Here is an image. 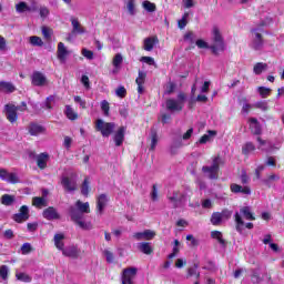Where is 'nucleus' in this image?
<instances>
[{
	"mask_svg": "<svg viewBox=\"0 0 284 284\" xmlns=\"http://www.w3.org/2000/svg\"><path fill=\"white\" fill-rule=\"evenodd\" d=\"M26 112L28 110V104L26 102H22L21 105L17 106L13 103H8L3 108V114L7 118L9 123H17L19 119V114H17V111Z\"/></svg>",
	"mask_w": 284,
	"mask_h": 284,
	"instance_id": "3",
	"label": "nucleus"
},
{
	"mask_svg": "<svg viewBox=\"0 0 284 284\" xmlns=\"http://www.w3.org/2000/svg\"><path fill=\"white\" fill-rule=\"evenodd\" d=\"M115 94L116 97H119L120 99H124L125 94H128V91L125 90V87H119L115 90Z\"/></svg>",
	"mask_w": 284,
	"mask_h": 284,
	"instance_id": "60",
	"label": "nucleus"
},
{
	"mask_svg": "<svg viewBox=\"0 0 284 284\" xmlns=\"http://www.w3.org/2000/svg\"><path fill=\"white\" fill-rule=\"evenodd\" d=\"M74 102L79 103L80 108H82L83 110H85L88 108L85 100L81 99V97H79V95L74 97Z\"/></svg>",
	"mask_w": 284,
	"mask_h": 284,
	"instance_id": "62",
	"label": "nucleus"
},
{
	"mask_svg": "<svg viewBox=\"0 0 284 284\" xmlns=\"http://www.w3.org/2000/svg\"><path fill=\"white\" fill-rule=\"evenodd\" d=\"M71 221L81 230H92V223L85 222V214H90V203L78 200L74 206L69 207Z\"/></svg>",
	"mask_w": 284,
	"mask_h": 284,
	"instance_id": "1",
	"label": "nucleus"
},
{
	"mask_svg": "<svg viewBox=\"0 0 284 284\" xmlns=\"http://www.w3.org/2000/svg\"><path fill=\"white\" fill-rule=\"evenodd\" d=\"M278 179H281L278 175L276 174H272L270 175L267 179L263 180L264 185H266L267 187H272V181H278Z\"/></svg>",
	"mask_w": 284,
	"mask_h": 284,
	"instance_id": "51",
	"label": "nucleus"
},
{
	"mask_svg": "<svg viewBox=\"0 0 284 284\" xmlns=\"http://www.w3.org/2000/svg\"><path fill=\"white\" fill-rule=\"evenodd\" d=\"M212 44H207L204 40H196L195 45L201 50H211V52L215 55L221 54V52H225V40L223 39V34H221V30L219 27H213L212 29Z\"/></svg>",
	"mask_w": 284,
	"mask_h": 284,
	"instance_id": "2",
	"label": "nucleus"
},
{
	"mask_svg": "<svg viewBox=\"0 0 284 284\" xmlns=\"http://www.w3.org/2000/svg\"><path fill=\"white\" fill-rule=\"evenodd\" d=\"M70 54V51H68V48H65V44L63 42L58 43V51L57 57L61 63H65L68 60V55Z\"/></svg>",
	"mask_w": 284,
	"mask_h": 284,
	"instance_id": "16",
	"label": "nucleus"
},
{
	"mask_svg": "<svg viewBox=\"0 0 284 284\" xmlns=\"http://www.w3.org/2000/svg\"><path fill=\"white\" fill-rule=\"evenodd\" d=\"M185 99H187L185 93H179L178 99H168L166 110H169V112H181L185 105Z\"/></svg>",
	"mask_w": 284,
	"mask_h": 284,
	"instance_id": "5",
	"label": "nucleus"
},
{
	"mask_svg": "<svg viewBox=\"0 0 284 284\" xmlns=\"http://www.w3.org/2000/svg\"><path fill=\"white\" fill-rule=\"evenodd\" d=\"M187 274H189V276H196V278H199V276H201L199 271H196V266L190 267L187 271Z\"/></svg>",
	"mask_w": 284,
	"mask_h": 284,
	"instance_id": "64",
	"label": "nucleus"
},
{
	"mask_svg": "<svg viewBox=\"0 0 284 284\" xmlns=\"http://www.w3.org/2000/svg\"><path fill=\"white\" fill-rule=\"evenodd\" d=\"M211 223L212 225H221V223H223V217L220 212H215L212 214Z\"/></svg>",
	"mask_w": 284,
	"mask_h": 284,
	"instance_id": "43",
	"label": "nucleus"
},
{
	"mask_svg": "<svg viewBox=\"0 0 284 284\" xmlns=\"http://www.w3.org/2000/svg\"><path fill=\"white\" fill-rule=\"evenodd\" d=\"M183 148V141L182 140H174L171 144V154H176L178 150Z\"/></svg>",
	"mask_w": 284,
	"mask_h": 284,
	"instance_id": "42",
	"label": "nucleus"
},
{
	"mask_svg": "<svg viewBox=\"0 0 284 284\" xmlns=\"http://www.w3.org/2000/svg\"><path fill=\"white\" fill-rule=\"evenodd\" d=\"M136 267L125 268L122 273V284H134V278H136Z\"/></svg>",
	"mask_w": 284,
	"mask_h": 284,
	"instance_id": "12",
	"label": "nucleus"
},
{
	"mask_svg": "<svg viewBox=\"0 0 284 284\" xmlns=\"http://www.w3.org/2000/svg\"><path fill=\"white\" fill-rule=\"evenodd\" d=\"M187 17H190V13H184L182 19L178 21L180 30L185 29V26H187Z\"/></svg>",
	"mask_w": 284,
	"mask_h": 284,
	"instance_id": "53",
	"label": "nucleus"
},
{
	"mask_svg": "<svg viewBox=\"0 0 284 284\" xmlns=\"http://www.w3.org/2000/svg\"><path fill=\"white\" fill-rule=\"evenodd\" d=\"M1 203L2 205L10 206L12 203H14V195L4 194L1 196Z\"/></svg>",
	"mask_w": 284,
	"mask_h": 284,
	"instance_id": "41",
	"label": "nucleus"
},
{
	"mask_svg": "<svg viewBox=\"0 0 284 284\" xmlns=\"http://www.w3.org/2000/svg\"><path fill=\"white\" fill-rule=\"evenodd\" d=\"M146 77H148V73H145L143 71H139L138 78L135 79V83L138 85V93L139 94H143V92H145V88L143 85H145Z\"/></svg>",
	"mask_w": 284,
	"mask_h": 284,
	"instance_id": "19",
	"label": "nucleus"
},
{
	"mask_svg": "<svg viewBox=\"0 0 284 284\" xmlns=\"http://www.w3.org/2000/svg\"><path fill=\"white\" fill-rule=\"evenodd\" d=\"M82 57H84L89 61H92V59H94V52L84 48V49H82Z\"/></svg>",
	"mask_w": 284,
	"mask_h": 284,
	"instance_id": "58",
	"label": "nucleus"
},
{
	"mask_svg": "<svg viewBox=\"0 0 284 284\" xmlns=\"http://www.w3.org/2000/svg\"><path fill=\"white\" fill-rule=\"evenodd\" d=\"M63 241H65V234L63 233H57L53 237V243L60 252L65 247V243H63Z\"/></svg>",
	"mask_w": 284,
	"mask_h": 284,
	"instance_id": "26",
	"label": "nucleus"
},
{
	"mask_svg": "<svg viewBox=\"0 0 284 284\" xmlns=\"http://www.w3.org/2000/svg\"><path fill=\"white\" fill-rule=\"evenodd\" d=\"M29 43H31V45H36L38 48H41L43 45V40H41L40 37L31 36L29 38Z\"/></svg>",
	"mask_w": 284,
	"mask_h": 284,
	"instance_id": "48",
	"label": "nucleus"
},
{
	"mask_svg": "<svg viewBox=\"0 0 284 284\" xmlns=\"http://www.w3.org/2000/svg\"><path fill=\"white\" fill-rule=\"evenodd\" d=\"M16 278H18V281H22L23 283H30L32 281V277L26 273H16Z\"/></svg>",
	"mask_w": 284,
	"mask_h": 284,
	"instance_id": "49",
	"label": "nucleus"
},
{
	"mask_svg": "<svg viewBox=\"0 0 284 284\" xmlns=\"http://www.w3.org/2000/svg\"><path fill=\"white\" fill-rule=\"evenodd\" d=\"M101 110L104 112V116L110 115V102H108V100H103L101 102Z\"/></svg>",
	"mask_w": 284,
	"mask_h": 284,
	"instance_id": "52",
	"label": "nucleus"
},
{
	"mask_svg": "<svg viewBox=\"0 0 284 284\" xmlns=\"http://www.w3.org/2000/svg\"><path fill=\"white\" fill-rule=\"evenodd\" d=\"M138 248L140 250V252H142L143 254H151L152 253V246L150 245V243L148 242H142L138 244Z\"/></svg>",
	"mask_w": 284,
	"mask_h": 284,
	"instance_id": "38",
	"label": "nucleus"
},
{
	"mask_svg": "<svg viewBox=\"0 0 284 284\" xmlns=\"http://www.w3.org/2000/svg\"><path fill=\"white\" fill-rule=\"evenodd\" d=\"M257 150H262L264 152H273L274 151V145H272V142L265 141L261 139V136L257 138Z\"/></svg>",
	"mask_w": 284,
	"mask_h": 284,
	"instance_id": "24",
	"label": "nucleus"
},
{
	"mask_svg": "<svg viewBox=\"0 0 284 284\" xmlns=\"http://www.w3.org/2000/svg\"><path fill=\"white\" fill-rule=\"evenodd\" d=\"M43 219H47V221H57L61 219V215H59V212H57V209L49 206L45 209L42 213Z\"/></svg>",
	"mask_w": 284,
	"mask_h": 284,
	"instance_id": "18",
	"label": "nucleus"
},
{
	"mask_svg": "<svg viewBox=\"0 0 284 284\" xmlns=\"http://www.w3.org/2000/svg\"><path fill=\"white\" fill-rule=\"evenodd\" d=\"M266 70H267V63L265 62H257L253 67V72L256 75L263 74V72H266Z\"/></svg>",
	"mask_w": 284,
	"mask_h": 284,
	"instance_id": "32",
	"label": "nucleus"
},
{
	"mask_svg": "<svg viewBox=\"0 0 284 284\" xmlns=\"http://www.w3.org/2000/svg\"><path fill=\"white\" fill-rule=\"evenodd\" d=\"M17 90L10 82L1 81L0 82V92H7V93H12Z\"/></svg>",
	"mask_w": 284,
	"mask_h": 284,
	"instance_id": "34",
	"label": "nucleus"
},
{
	"mask_svg": "<svg viewBox=\"0 0 284 284\" xmlns=\"http://www.w3.org/2000/svg\"><path fill=\"white\" fill-rule=\"evenodd\" d=\"M123 63V55L121 53H116L112 60V65L114 67V71L121 70V64Z\"/></svg>",
	"mask_w": 284,
	"mask_h": 284,
	"instance_id": "36",
	"label": "nucleus"
},
{
	"mask_svg": "<svg viewBox=\"0 0 284 284\" xmlns=\"http://www.w3.org/2000/svg\"><path fill=\"white\" fill-rule=\"evenodd\" d=\"M34 10H37V8L29 7L26 2H19L16 4V11L18 14H23V12H34Z\"/></svg>",
	"mask_w": 284,
	"mask_h": 284,
	"instance_id": "29",
	"label": "nucleus"
},
{
	"mask_svg": "<svg viewBox=\"0 0 284 284\" xmlns=\"http://www.w3.org/2000/svg\"><path fill=\"white\" fill-rule=\"evenodd\" d=\"M114 143L119 148L123 145V141L125 140V128L121 126L114 134Z\"/></svg>",
	"mask_w": 284,
	"mask_h": 284,
	"instance_id": "25",
	"label": "nucleus"
},
{
	"mask_svg": "<svg viewBox=\"0 0 284 284\" xmlns=\"http://www.w3.org/2000/svg\"><path fill=\"white\" fill-rule=\"evenodd\" d=\"M32 205H34V207H45V205H48L45 197H33L32 200Z\"/></svg>",
	"mask_w": 284,
	"mask_h": 284,
	"instance_id": "40",
	"label": "nucleus"
},
{
	"mask_svg": "<svg viewBox=\"0 0 284 284\" xmlns=\"http://www.w3.org/2000/svg\"><path fill=\"white\" fill-rule=\"evenodd\" d=\"M254 150H256V146L252 142H246L242 146V153L245 154V156H247V154H250L251 152H254Z\"/></svg>",
	"mask_w": 284,
	"mask_h": 284,
	"instance_id": "39",
	"label": "nucleus"
},
{
	"mask_svg": "<svg viewBox=\"0 0 284 284\" xmlns=\"http://www.w3.org/2000/svg\"><path fill=\"white\" fill-rule=\"evenodd\" d=\"M212 239H216L221 245H225V240H223V233L220 231H213L211 233Z\"/></svg>",
	"mask_w": 284,
	"mask_h": 284,
	"instance_id": "50",
	"label": "nucleus"
},
{
	"mask_svg": "<svg viewBox=\"0 0 284 284\" xmlns=\"http://www.w3.org/2000/svg\"><path fill=\"white\" fill-rule=\"evenodd\" d=\"M231 192H233V194H244L246 196H250L252 194V190L250 189V186H241L239 184H231Z\"/></svg>",
	"mask_w": 284,
	"mask_h": 284,
	"instance_id": "21",
	"label": "nucleus"
},
{
	"mask_svg": "<svg viewBox=\"0 0 284 284\" xmlns=\"http://www.w3.org/2000/svg\"><path fill=\"white\" fill-rule=\"evenodd\" d=\"M114 128H116L114 122H105L102 119H98L95 121V130L98 132H101L102 136H104V138L110 136V134H112V132H114Z\"/></svg>",
	"mask_w": 284,
	"mask_h": 284,
	"instance_id": "7",
	"label": "nucleus"
},
{
	"mask_svg": "<svg viewBox=\"0 0 284 284\" xmlns=\"http://www.w3.org/2000/svg\"><path fill=\"white\" fill-rule=\"evenodd\" d=\"M151 200L154 202L159 201V190L156 189V184H153L152 186Z\"/></svg>",
	"mask_w": 284,
	"mask_h": 284,
	"instance_id": "61",
	"label": "nucleus"
},
{
	"mask_svg": "<svg viewBox=\"0 0 284 284\" xmlns=\"http://www.w3.org/2000/svg\"><path fill=\"white\" fill-rule=\"evenodd\" d=\"M140 61H142V63H146L148 65H154L156 68V62L152 57H142Z\"/></svg>",
	"mask_w": 284,
	"mask_h": 284,
	"instance_id": "56",
	"label": "nucleus"
},
{
	"mask_svg": "<svg viewBox=\"0 0 284 284\" xmlns=\"http://www.w3.org/2000/svg\"><path fill=\"white\" fill-rule=\"evenodd\" d=\"M30 252H32V244H30V243H24V244H22V246H21V253H22L23 255H28V254H30Z\"/></svg>",
	"mask_w": 284,
	"mask_h": 284,
	"instance_id": "54",
	"label": "nucleus"
},
{
	"mask_svg": "<svg viewBox=\"0 0 284 284\" xmlns=\"http://www.w3.org/2000/svg\"><path fill=\"white\" fill-rule=\"evenodd\" d=\"M31 83L36 88H45L48 85V77L43 74V72L34 71L31 75Z\"/></svg>",
	"mask_w": 284,
	"mask_h": 284,
	"instance_id": "11",
	"label": "nucleus"
},
{
	"mask_svg": "<svg viewBox=\"0 0 284 284\" xmlns=\"http://www.w3.org/2000/svg\"><path fill=\"white\" fill-rule=\"evenodd\" d=\"M52 103H54V95H49L44 102L47 110H52Z\"/></svg>",
	"mask_w": 284,
	"mask_h": 284,
	"instance_id": "63",
	"label": "nucleus"
},
{
	"mask_svg": "<svg viewBox=\"0 0 284 284\" xmlns=\"http://www.w3.org/2000/svg\"><path fill=\"white\" fill-rule=\"evenodd\" d=\"M43 132H45V129L41 124L31 123L29 125L31 136H39V134H43Z\"/></svg>",
	"mask_w": 284,
	"mask_h": 284,
	"instance_id": "28",
	"label": "nucleus"
},
{
	"mask_svg": "<svg viewBox=\"0 0 284 284\" xmlns=\"http://www.w3.org/2000/svg\"><path fill=\"white\" fill-rule=\"evenodd\" d=\"M63 256H68L69 258H79V254H81V251L75 245L71 246H64L62 248Z\"/></svg>",
	"mask_w": 284,
	"mask_h": 284,
	"instance_id": "15",
	"label": "nucleus"
},
{
	"mask_svg": "<svg viewBox=\"0 0 284 284\" xmlns=\"http://www.w3.org/2000/svg\"><path fill=\"white\" fill-rule=\"evenodd\" d=\"M257 92L262 99H267V97H270V94H272V89L265 88V87H258Z\"/></svg>",
	"mask_w": 284,
	"mask_h": 284,
	"instance_id": "45",
	"label": "nucleus"
},
{
	"mask_svg": "<svg viewBox=\"0 0 284 284\" xmlns=\"http://www.w3.org/2000/svg\"><path fill=\"white\" fill-rule=\"evenodd\" d=\"M28 219H30V209L28 205H22L19 213L13 215V221H16V223H23L24 221H28Z\"/></svg>",
	"mask_w": 284,
	"mask_h": 284,
	"instance_id": "13",
	"label": "nucleus"
},
{
	"mask_svg": "<svg viewBox=\"0 0 284 284\" xmlns=\"http://www.w3.org/2000/svg\"><path fill=\"white\" fill-rule=\"evenodd\" d=\"M71 24H72V32L73 34H85V28L81 26V22H79V19L71 18Z\"/></svg>",
	"mask_w": 284,
	"mask_h": 284,
	"instance_id": "27",
	"label": "nucleus"
},
{
	"mask_svg": "<svg viewBox=\"0 0 284 284\" xmlns=\"http://www.w3.org/2000/svg\"><path fill=\"white\" fill-rule=\"evenodd\" d=\"M81 194H83V196H88V194H90V180H88V178L84 179L81 185Z\"/></svg>",
	"mask_w": 284,
	"mask_h": 284,
	"instance_id": "46",
	"label": "nucleus"
},
{
	"mask_svg": "<svg viewBox=\"0 0 284 284\" xmlns=\"http://www.w3.org/2000/svg\"><path fill=\"white\" fill-rule=\"evenodd\" d=\"M241 216H244L246 221H256V217H254V214H252V209L250 206H243L242 209H240V213H235L234 219L236 223V232L243 234V227L245 225V222Z\"/></svg>",
	"mask_w": 284,
	"mask_h": 284,
	"instance_id": "4",
	"label": "nucleus"
},
{
	"mask_svg": "<svg viewBox=\"0 0 284 284\" xmlns=\"http://www.w3.org/2000/svg\"><path fill=\"white\" fill-rule=\"evenodd\" d=\"M0 179L1 181H6V183H10L11 185H16V183H21L19 174L14 172H9L6 169H0Z\"/></svg>",
	"mask_w": 284,
	"mask_h": 284,
	"instance_id": "10",
	"label": "nucleus"
},
{
	"mask_svg": "<svg viewBox=\"0 0 284 284\" xmlns=\"http://www.w3.org/2000/svg\"><path fill=\"white\" fill-rule=\"evenodd\" d=\"M125 7L131 17L136 14V0H128Z\"/></svg>",
	"mask_w": 284,
	"mask_h": 284,
	"instance_id": "35",
	"label": "nucleus"
},
{
	"mask_svg": "<svg viewBox=\"0 0 284 284\" xmlns=\"http://www.w3.org/2000/svg\"><path fill=\"white\" fill-rule=\"evenodd\" d=\"M64 114L70 121H77V119H79V113H77L70 105H65Z\"/></svg>",
	"mask_w": 284,
	"mask_h": 284,
	"instance_id": "31",
	"label": "nucleus"
},
{
	"mask_svg": "<svg viewBox=\"0 0 284 284\" xmlns=\"http://www.w3.org/2000/svg\"><path fill=\"white\" fill-rule=\"evenodd\" d=\"M10 274V267L8 265L0 266V278L1 281H8V275Z\"/></svg>",
	"mask_w": 284,
	"mask_h": 284,
	"instance_id": "44",
	"label": "nucleus"
},
{
	"mask_svg": "<svg viewBox=\"0 0 284 284\" xmlns=\"http://www.w3.org/2000/svg\"><path fill=\"white\" fill-rule=\"evenodd\" d=\"M169 201L172 207H182L187 201V193L175 191L172 195H169Z\"/></svg>",
	"mask_w": 284,
	"mask_h": 284,
	"instance_id": "9",
	"label": "nucleus"
},
{
	"mask_svg": "<svg viewBox=\"0 0 284 284\" xmlns=\"http://www.w3.org/2000/svg\"><path fill=\"white\" fill-rule=\"evenodd\" d=\"M159 143V134H156V130H151V145L150 150L154 151L156 150V145Z\"/></svg>",
	"mask_w": 284,
	"mask_h": 284,
	"instance_id": "37",
	"label": "nucleus"
},
{
	"mask_svg": "<svg viewBox=\"0 0 284 284\" xmlns=\"http://www.w3.org/2000/svg\"><path fill=\"white\" fill-rule=\"evenodd\" d=\"M196 39V36H194V32L189 31L184 34V41H187L189 43H194V40Z\"/></svg>",
	"mask_w": 284,
	"mask_h": 284,
	"instance_id": "57",
	"label": "nucleus"
},
{
	"mask_svg": "<svg viewBox=\"0 0 284 284\" xmlns=\"http://www.w3.org/2000/svg\"><path fill=\"white\" fill-rule=\"evenodd\" d=\"M105 205H108V195L106 194H100L97 197V212L99 214H103V210H105Z\"/></svg>",
	"mask_w": 284,
	"mask_h": 284,
	"instance_id": "22",
	"label": "nucleus"
},
{
	"mask_svg": "<svg viewBox=\"0 0 284 284\" xmlns=\"http://www.w3.org/2000/svg\"><path fill=\"white\" fill-rule=\"evenodd\" d=\"M252 34H253L252 48L254 50H261L263 48V36L256 29L252 30Z\"/></svg>",
	"mask_w": 284,
	"mask_h": 284,
	"instance_id": "17",
	"label": "nucleus"
},
{
	"mask_svg": "<svg viewBox=\"0 0 284 284\" xmlns=\"http://www.w3.org/2000/svg\"><path fill=\"white\" fill-rule=\"evenodd\" d=\"M248 123L252 134H256L257 136L262 134L263 130L261 129V123H258L256 118H251Z\"/></svg>",
	"mask_w": 284,
	"mask_h": 284,
	"instance_id": "23",
	"label": "nucleus"
},
{
	"mask_svg": "<svg viewBox=\"0 0 284 284\" xmlns=\"http://www.w3.org/2000/svg\"><path fill=\"white\" fill-rule=\"evenodd\" d=\"M142 7L146 10V12H156V4L148 0L142 2Z\"/></svg>",
	"mask_w": 284,
	"mask_h": 284,
	"instance_id": "47",
	"label": "nucleus"
},
{
	"mask_svg": "<svg viewBox=\"0 0 284 284\" xmlns=\"http://www.w3.org/2000/svg\"><path fill=\"white\" fill-rule=\"evenodd\" d=\"M49 160L50 155L48 153H40L36 155L37 165L40 170H45V168H48Z\"/></svg>",
	"mask_w": 284,
	"mask_h": 284,
	"instance_id": "20",
	"label": "nucleus"
},
{
	"mask_svg": "<svg viewBox=\"0 0 284 284\" xmlns=\"http://www.w3.org/2000/svg\"><path fill=\"white\" fill-rule=\"evenodd\" d=\"M156 43H159L158 38H155V37L146 38L144 40V50L146 52H152V50H154V45H156Z\"/></svg>",
	"mask_w": 284,
	"mask_h": 284,
	"instance_id": "30",
	"label": "nucleus"
},
{
	"mask_svg": "<svg viewBox=\"0 0 284 284\" xmlns=\"http://www.w3.org/2000/svg\"><path fill=\"white\" fill-rule=\"evenodd\" d=\"M220 166H221V158L215 156V158H213L212 165L211 166H203L202 172H204V174H206V176L209 179L216 180V179H219Z\"/></svg>",
	"mask_w": 284,
	"mask_h": 284,
	"instance_id": "6",
	"label": "nucleus"
},
{
	"mask_svg": "<svg viewBox=\"0 0 284 284\" xmlns=\"http://www.w3.org/2000/svg\"><path fill=\"white\" fill-rule=\"evenodd\" d=\"M216 131L209 130L207 134H204L202 139L199 140V143L201 145H205V143H210V141H212V139H214Z\"/></svg>",
	"mask_w": 284,
	"mask_h": 284,
	"instance_id": "33",
	"label": "nucleus"
},
{
	"mask_svg": "<svg viewBox=\"0 0 284 284\" xmlns=\"http://www.w3.org/2000/svg\"><path fill=\"white\" fill-rule=\"evenodd\" d=\"M61 185L65 192H77L79 185L77 184V175L71 173V176L64 175L61 178Z\"/></svg>",
	"mask_w": 284,
	"mask_h": 284,
	"instance_id": "8",
	"label": "nucleus"
},
{
	"mask_svg": "<svg viewBox=\"0 0 284 284\" xmlns=\"http://www.w3.org/2000/svg\"><path fill=\"white\" fill-rule=\"evenodd\" d=\"M254 108H257L258 110H262L263 112H266V110L270 109V106L267 105V102H265V101L256 102L254 104Z\"/></svg>",
	"mask_w": 284,
	"mask_h": 284,
	"instance_id": "55",
	"label": "nucleus"
},
{
	"mask_svg": "<svg viewBox=\"0 0 284 284\" xmlns=\"http://www.w3.org/2000/svg\"><path fill=\"white\" fill-rule=\"evenodd\" d=\"M156 236V232L152 230H144L143 232H138L133 234L135 241H152Z\"/></svg>",
	"mask_w": 284,
	"mask_h": 284,
	"instance_id": "14",
	"label": "nucleus"
},
{
	"mask_svg": "<svg viewBox=\"0 0 284 284\" xmlns=\"http://www.w3.org/2000/svg\"><path fill=\"white\" fill-rule=\"evenodd\" d=\"M42 34L44 39L50 40L52 38V29L48 27H42Z\"/></svg>",
	"mask_w": 284,
	"mask_h": 284,
	"instance_id": "59",
	"label": "nucleus"
}]
</instances>
